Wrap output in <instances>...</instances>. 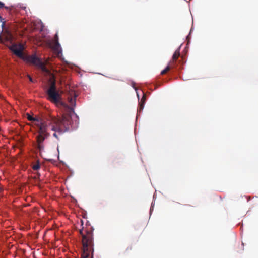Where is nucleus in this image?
I'll return each mask as SVG.
<instances>
[{"mask_svg":"<svg viewBox=\"0 0 258 258\" xmlns=\"http://www.w3.org/2000/svg\"><path fill=\"white\" fill-rule=\"evenodd\" d=\"M79 233L82 236L83 246L82 258H92L94 251L92 230L90 229L84 230L83 228L79 230Z\"/></svg>","mask_w":258,"mask_h":258,"instance_id":"nucleus-2","label":"nucleus"},{"mask_svg":"<svg viewBox=\"0 0 258 258\" xmlns=\"http://www.w3.org/2000/svg\"><path fill=\"white\" fill-rule=\"evenodd\" d=\"M40 168V164L38 162H37L35 164L33 165L32 166V169L34 170H37Z\"/></svg>","mask_w":258,"mask_h":258,"instance_id":"nucleus-11","label":"nucleus"},{"mask_svg":"<svg viewBox=\"0 0 258 258\" xmlns=\"http://www.w3.org/2000/svg\"><path fill=\"white\" fill-rule=\"evenodd\" d=\"M47 94L48 95V99L51 102L55 104H63L61 102V95L58 90L47 92Z\"/></svg>","mask_w":258,"mask_h":258,"instance_id":"nucleus-4","label":"nucleus"},{"mask_svg":"<svg viewBox=\"0 0 258 258\" xmlns=\"http://www.w3.org/2000/svg\"><path fill=\"white\" fill-rule=\"evenodd\" d=\"M27 61L38 67L40 69H41L42 71L47 72V69L43 62H42L38 57H37L36 55H31L27 57Z\"/></svg>","mask_w":258,"mask_h":258,"instance_id":"nucleus-3","label":"nucleus"},{"mask_svg":"<svg viewBox=\"0 0 258 258\" xmlns=\"http://www.w3.org/2000/svg\"><path fill=\"white\" fill-rule=\"evenodd\" d=\"M29 80H30L31 82H33L32 78L30 76H29Z\"/></svg>","mask_w":258,"mask_h":258,"instance_id":"nucleus-16","label":"nucleus"},{"mask_svg":"<svg viewBox=\"0 0 258 258\" xmlns=\"http://www.w3.org/2000/svg\"><path fill=\"white\" fill-rule=\"evenodd\" d=\"M54 40H55V44H54V49L55 50H58V49L60 47V45L58 42V36L57 34H56L55 35Z\"/></svg>","mask_w":258,"mask_h":258,"instance_id":"nucleus-9","label":"nucleus"},{"mask_svg":"<svg viewBox=\"0 0 258 258\" xmlns=\"http://www.w3.org/2000/svg\"><path fill=\"white\" fill-rule=\"evenodd\" d=\"M24 46L22 44H13L10 47V50L17 56L20 58L23 57V51Z\"/></svg>","mask_w":258,"mask_h":258,"instance_id":"nucleus-5","label":"nucleus"},{"mask_svg":"<svg viewBox=\"0 0 258 258\" xmlns=\"http://www.w3.org/2000/svg\"><path fill=\"white\" fill-rule=\"evenodd\" d=\"M170 67L169 66H167L164 70H163V71H161V74L164 75V74H166L168 71H169L170 70Z\"/></svg>","mask_w":258,"mask_h":258,"instance_id":"nucleus-12","label":"nucleus"},{"mask_svg":"<svg viewBox=\"0 0 258 258\" xmlns=\"http://www.w3.org/2000/svg\"><path fill=\"white\" fill-rule=\"evenodd\" d=\"M53 91H57L56 86L55 80L54 79H53V80L51 81L50 86L49 88H48V89L47 90V92Z\"/></svg>","mask_w":258,"mask_h":258,"instance_id":"nucleus-8","label":"nucleus"},{"mask_svg":"<svg viewBox=\"0 0 258 258\" xmlns=\"http://www.w3.org/2000/svg\"><path fill=\"white\" fill-rule=\"evenodd\" d=\"M27 115V118L28 119V120H29V121H35V120H37V121L38 120H37L36 119L34 118L33 117H32V116H31L30 114H29L28 113H27L26 114Z\"/></svg>","mask_w":258,"mask_h":258,"instance_id":"nucleus-14","label":"nucleus"},{"mask_svg":"<svg viewBox=\"0 0 258 258\" xmlns=\"http://www.w3.org/2000/svg\"><path fill=\"white\" fill-rule=\"evenodd\" d=\"M180 56V48H179L178 49H177L174 54L173 55V56H172V61L174 62V61H175L177 60V59L178 58V57H179Z\"/></svg>","mask_w":258,"mask_h":258,"instance_id":"nucleus-10","label":"nucleus"},{"mask_svg":"<svg viewBox=\"0 0 258 258\" xmlns=\"http://www.w3.org/2000/svg\"><path fill=\"white\" fill-rule=\"evenodd\" d=\"M74 113L73 108H69L67 112L63 113L61 118L51 117L46 121H38L36 126L38 135L36 140L40 150L44 148L43 143L50 136V131H53V136L59 140L62 135L67 131L71 124L72 115Z\"/></svg>","mask_w":258,"mask_h":258,"instance_id":"nucleus-1","label":"nucleus"},{"mask_svg":"<svg viewBox=\"0 0 258 258\" xmlns=\"http://www.w3.org/2000/svg\"><path fill=\"white\" fill-rule=\"evenodd\" d=\"M81 223H82V224H83V220H81Z\"/></svg>","mask_w":258,"mask_h":258,"instance_id":"nucleus-17","label":"nucleus"},{"mask_svg":"<svg viewBox=\"0 0 258 258\" xmlns=\"http://www.w3.org/2000/svg\"><path fill=\"white\" fill-rule=\"evenodd\" d=\"M3 7H5V8L6 9H8V7H5V6H4V4L3 3H2V2H1L0 1V9H2V8H3Z\"/></svg>","mask_w":258,"mask_h":258,"instance_id":"nucleus-15","label":"nucleus"},{"mask_svg":"<svg viewBox=\"0 0 258 258\" xmlns=\"http://www.w3.org/2000/svg\"><path fill=\"white\" fill-rule=\"evenodd\" d=\"M0 21L2 23L1 27H2V30H4V28H5L6 22L4 21V19L1 16H0Z\"/></svg>","mask_w":258,"mask_h":258,"instance_id":"nucleus-13","label":"nucleus"},{"mask_svg":"<svg viewBox=\"0 0 258 258\" xmlns=\"http://www.w3.org/2000/svg\"><path fill=\"white\" fill-rule=\"evenodd\" d=\"M77 97V95L74 92H72L71 93L70 96L68 97V101L70 103V105L73 107L75 106L76 105V98Z\"/></svg>","mask_w":258,"mask_h":258,"instance_id":"nucleus-6","label":"nucleus"},{"mask_svg":"<svg viewBox=\"0 0 258 258\" xmlns=\"http://www.w3.org/2000/svg\"><path fill=\"white\" fill-rule=\"evenodd\" d=\"M146 99V96L145 94H143L140 102H139V107L138 108V111L141 112L143 110L144 107V104Z\"/></svg>","mask_w":258,"mask_h":258,"instance_id":"nucleus-7","label":"nucleus"}]
</instances>
